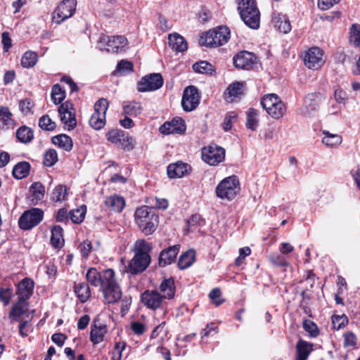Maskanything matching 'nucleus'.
Wrapping results in <instances>:
<instances>
[{
  "instance_id": "obj_64",
  "label": "nucleus",
  "mask_w": 360,
  "mask_h": 360,
  "mask_svg": "<svg viewBox=\"0 0 360 360\" xmlns=\"http://www.w3.org/2000/svg\"><path fill=\"white\" fill-rule=\"evenodd\" d=\"M79 249L82 257H87L92 250V244L90 241L85 240L79 245Z\"/></svg>"
},
{
  "instance_id": "obj_61",
  "label": "nucleus",
  "mask_w": 360,
  "mask_h": 360,
  "mask_svg": "<svg viewBox=\"0 0 360 360\" xmlns=\"http://www.w3.org/2000/svg\"><path fill=\"white\" fill-rule=\"evenodd\" d=\"M347 321V317L345 315H334L332 316L333 327L338 330L344 326Z\"/></svg>"
},
{
  "instance_id": "obj_41",
  "label": "nucleus",
  "mask_w": 360,
  "mask_h": 360,
  "mask_svg": "<svg viewBox=\"0 0 360 360\" xmlns=\"http://www.w3.org/2000/svg\"><path fill=\"white\" fill-rule=\"evenodd\" d=\"M132 71L133 63L128 60H122L117 65L115 75H124Z\"/></svg>"
},
{
  "instance_id": "obj_29",
  "label": "nucleus",
  "mask_w": 360,
  "mask_h": 360,
  "mask_svg": "<svg viewBox=\"0 0 360 360\" xmlns=\"http://www.w3.org/2000/svg\"><path fill=\"white\" fill-rule=\"evenodd\" d=\"M273 21L274 22L275 27H276L281 32L287 34L291 30L292 27L290 20L286 15L278 13L274 18Z\"/></svg>"
},
{
  "instance_id": "obj_2",
  "label": "nucleus",
  "mask_w": 360,
  "mask_h": 360,
  "mask_svg": "<svg viewBox=\"0 0 360 360\" xmlns=\"http://www.w3.org/2000/svg\"><path fill=\"white\" fill-rule=\"evenodd\" d=\"M237 10L241 20L250 28L257 30L260 24V12L255 0H237Z\"/></svg>"
},
{
  "instance_id": "obj_21",
  "label": "nucleus",
  "mask_w": 360,
  "mask_h": 360,
  "mask_svg": "<svg viewBox=\"0 0 360 360\" xmlns=\"http://www.w3.org/2000/svg\"><path fill=\"white\" fill-rule=\"evenodd\" d=\"M127 44V39L123 36L110 37L108 47L106 48V51L113 53H120L124 51Z\"/></svg>"
},
{
  "instance_id": "obj_34",
  "label": "nucleus",
  "mask_w": 360,
  "mask_h": 360,
  "mask_svg": "<svg viewBox=\"0 0 360 360\" xmlns=\"http://www.w3.org/2000/svg\"><path fill=\"white\" fill-rule=\"evenodd\" d=\"M106 333V326H100L91 327L90 332V339L94 345H97L103 340L104 335Z\"/></svg>"
},
{
  "instance_id": "obj_48",
  "label": "nucleus",
  "mask_w": 360,
  "mask_h": 360,
  "mask_svg": "<svg viewBox=\"0 0 360 360\" xmlns=\"http://www.w3.org/2000/svg\"><path fill=\"white\" fill-rule=\"evenodd\" d=\"M243 83L240 82H236L231 84L227 91L230 97L236 98L243 94Z\"/></svg>"
},
{
  "instance_id": "obj_54",
  "label": "nucleus",
  "mask_w": 360,
  "mask_h": 360,
  "mask_svg": "<svg viewBox=\"0 0 360 360\" xmlns=\"http://www.w3.org/2000/svg\"><path fill=\"white\" fill-rule=\"evenodd\" d=\"M67 195V188L63 185H58L52 193V200L55 202H60L65 200Z\"/></svg>"
},
{
  "instance_id": "obj_3",
  "label": "nucleus",
  "mask_w": 360,
  "mask_h": 360,
  "mask_svg": "<svg viewBox=\"0 0 360 360\" xmlns=\"http://www.w3.org/2000/svg\"><path fill=\"white\" fill-rule=\"evenodd\" d=\"M104 283L100 287L104 299L108 304H114L118 302L122 297V291L115 278L114 270L110 274H105Z\"/></svg>"
},
{
  "instance_id": "obj_5",
  "label": "nucleus",
  "mask_w": 360,
  "mask_h": 360,
  "mask_svg": "<svg viewBox=\"0 0 360 360\" xmlns=\"http://www.w3.org/2000/svg\"><path fill=\"white\" fill-rule=\"evenodd\" d=\"M239 181L236 176L224 179L216 188L217 196L221 199L233 200L239 191Z\"/></svg>"
},
{
  "instance_id": "obj_57",
  "label": "nucleus",
  "mask_w": 360,
  "mask_h": 360,
  "mask_svg": "<svg viewBox=\"0 0 360 360\" xmlns=\"http://www.w3.org/2000/svg\"><path fill=\"white\" fill-rule=\"evenodd\" d=\"M11 116L12 113L8 107H1L0 120L2 121L4 125L9 126L13 122Z\"/></svg>"
},
{
  "instance_id": "obj_1",
  "label": "nucleus",
  "mask_w": 360,
  "mask_h": 360,
  "mask_svg": "<svg viewBox=\"0 0 360 360\" xmlns=\"http://www.w3.org/2000/svg\"><path fill=\"white\" fill-rule=\"evenodd\" d=\"M136 223L146 236L153 233L159 224V217L155 211L147 206H142L135 212Z\"/></svg>"
},
{
  "instance_id": "obj_15",
  "label": "nucleus",
  "mask_w": 360,
  "mask_h": 360,
  "mask_svg": "<svg viewBox=\"0 0 360 360\" xmlns=\"http://www.w3.org/2000/svg\"><path fill=\"white\" fill-rule=\"evenodd\" d=\"M180 250V245H174L162 250L159 255V266L165 267L173 263Z\"/></svg>"
},
{
  "instance_id": "obj_18",
  "label": "nucleus",
  "mask_w": 360,
  "mask_h": 360,
  "mask_svg": "<svg viewBox=\"0 0 360 360\" xmlns=\"http://www.w3.org/2000/svg\"><path fill=\"white\" fill-rule=\"evenodd\" d=\"M159 131L162 134H182L186 131L183 120L174 119L171 122H165L160 126Z\"/></svg>"
},
{
  "instance_id": "obj_37",
  "label": "nucleus",
  "mask_w": 360,
  "mask_h": 360,
  "mask_svg": "<svg viewBox=\"0 0 360 360\" xmlns=\"http://www.w3.org/2000/svg\"><path fill=\"white\" fill-rule=\"evenodd\" d=\"M38 60L37 54L34 51L25 52L21 58V65L25 68H30L34 67Z\"/></svg>"
},
{
  "instance_id": "obj_45",
  "label": "nucleus",
  "mask_w": 360,
  "mask_h": 360,
  "mask_svg": "<svg viewBox=\"0 0 360 360\" xmlns=\"http://www.w3.org/2000/svg\"><path fill=\"white\" fill-rule=\"evenodd\" d=\"M152 250L150 243L143 239L137 240L134 244V252L138 254H149Z\"/></svg>"
},
{
  "instance_id": "obj_4",
  "label": "nucleus",
  "mask_w": 360,
  "mask_h": 360,
  "mask_svg": "<svg viewBox=\"0 0 360 360\" xmlns=\"http://www.w3.org/2000/svg\"><path fill=\"white\" fill-rule=\"evenodd\" d=\"M230 38V31L227 27H219L217 30H209L200 37L201 46L217 47L226 44Z\"/></svg>"
},
{
  "instance_id": "obj_52",
  "label": "nucleus",
  "mask_w": 360,
  "mask_h": 360,
  "mask_svg": "<svg viewBox=\"0 0 360 360\" xmlns=\"http://www.w3.org/2000/svg\"><path fill=\"white\" fill-rule=\"evenodd\" d=\"M303 328L304 330L309 333L312 338H316L319 335V330L317 325L311 320L305 319L303 321Z\"/></svg>"
},
{
  "instance_id": "obj_10",
  "label": "nucleus",
  "mask_w": 360,
  "mask_h": 360,
  "mask_svg": "<svg viewBox=\"0 0 360 360\" xmlns=\"http://www.w3.org/2000/svg\"><path fill=\"white\" fill-rule=\"evenodd\" d=\"M164 80L160 73H153L143 77L137 85V89L140 92L155 91L163 85Z\"/></svg>"
},
{
  "instance_id": "obj_39",
  "label": "nucleus",
  "mask_w": 360,
  "mask_h": 360,
  "mask_svg": "<svg viewBox=\"0 0 360 360\" xmlns=\"http://www.w3.org/2000/svg\"><path fill=\"white\" fill-rule=\"evenodd\" d=\"M323 133L325 135L322 139L323 143L329 146H335L342 143L341 136L336 134H330L328 131H324Z\"/></svg>"
},
{
  "instance_id": "obj_32",
  "label": "nucleus",
  "mask_w": 360,
  "mask_h": 360,
  "mask_svg": "<svg viewBox=\"0 0 360 360\" xmlns=\"http://www.w3.org/2000/svg\"><path fill=\"white\" fill-rule=\"evenodd\" d=\"M195 252L189 250L181 254L178 260V267L180 269H186L191 266L195 261Z\"/></svg>"
},
{
  "instance_id": "obj_50",
  "label": "nucleus",
  "mask_w": 360,
  "mask_h": 360,
  "mask_svg": "<svg viewBox=\"0 0 360 360\" xmlns=\"http://www.w3.org/2000/svg\"><path fill=\"white\" fill-rule=\"evenodd\" d=\"M61 122L68 127V130L73 129L77 125L75 112H69V114L60 115Z\"/></svg>"
},
{
  "instance_id": "obj_23",
  "label": "nucleus",
  "mask_w": 360,
  "mask_h": 360,
  "mask_svg": "<svg viewBox=\"0 0 360 360\" xmlns=\"http://www.w3.org/2000/svg\"><path fill=\"white\" fill-rule=\"evenodd\" d=\"M161 296L163 299H172L175 295V284L172 278H165L160 285Z\"/></svg>"
},
{
  "instance_id": "obj_40",
  "label": "nucleus",
  "mask_w": 360,
  "mask_h": 360,
  "mask_svg": "<svg viewBox=\"0 0 360 360\" xmlns=\"http://www.w3.org/2000/svg\"><path fill=\"white\" fill-rule=\"evenodd\" d=\"M65 98V91L58 84H54L51 89V100L56 105L60 103Z\"/></svg>"
},
{
  "instance_id": "obj_58",
  "label": "nucleus",
  "mask_w": 360,
  "mask_h": 360,
  "mask_svg": "<svg viewBox=\"0 0 360 360\" xmlns=\"http://www.w3.org/2000/svg\"><path fill=\"white\" fill-rule=\"evenodd\" d=\"M122 149L127 151L132 150L134 148V139L132 136H129L127 133H124V136L122 138Z\"/></svg>"
},
{
  "instance_id": "obj_14",
  "label": "nucleus",
  "mask_w": 360,
  "mask_h": 360,
  "mask_svg": "<svg viewBox=\"0 0 360 360\" xmlns=\"http://www.w3.org/2000/svg\"><path fill=\"white\" fill-rule=\"evenodd\" d=\"M141 301L148 309L155 311L161 307L163 300L157 290H147L141 295Z\"/></svg>"
},
{
  "instance_id": "obj_13",
  "label": "nucleus",
  "mask_w": 360,
  "mask_h": 360,
  "mask_svg": "<svg viewBox=\"0 0 360 360\" xmlns=\"http://www.w3.org/2000/svg\"><path fill=\"white\" fill-rule=\"evenodd\" d=\"M257 58L255 54L247 51L238 53L233 58V65L236 68L250 70L257 63Z\"/></svg>"
},
{
  "instance_id": "obj_12",
  "label": "nucleus",
  "mask_w": 360,
  "mask_h": 360,
  "mask_svg": "<svg viewBox=\"0 0 360 360\" xmlns=\"http://www.w3.org/2000/svg\"><path fill=\"white\" fill-rule=\"evenodd\" d=\"M303 60L308 68L317 70L324 63L323 51L319 47H312L305 53Z\"/></svg>"
},
{
  "instance_id": "obj_59",
  "label": "nucleus",
  "mask_w": 360,
  "mask_h": 360,
  "mask_svg": "<svg viewBox=\"0 0 360 360\" xmlns=\"http://www.w3.org/2000/svg\"><path fill=\"white\" fill-rule=\"evenodd\" d=\"M13 297V290L10 288H0V300L4 303V306H7Z\"/></svg>"
},
{
  "instance_id": "obj_22",
  "label": "nucleus",
  "mask_w": 360,
  "mask_h": 360,
  "mask_svg": "<svg viewBox=\"0 0 360 360\" xmlns=\"http://www.w3.org/2000/svg\"><path fill=\"white\" fill-rule=\"evenodd\" d=\"M168 41L169 46L176 52H183L188 49L186 39L177 33L169 34Z\"/></svg>"
},
{
  "instance_id": "obj_25",
  "label": "nucleus",
  "mask_w": 360,
  "mask_h": 360,
  "mask_svg": "<svg viewBox=\"0 0 360 360\" xmlns=\"http://www.w3.org/2000/svg\"><path fill=\"white\" fill-rule=\"evenodd\" d=\"M105 203L106 206L117 212H121L125 207V200L124 198L117 195H110L107 198Z\"/></svg>"
},
{
  "instance_id": "obj_53",
  "label": "nucleus",
  "mask_w": 360,
  "mask_h": 360,
  "mask_svg": "<svg viewBox=\"0 0 360 360\" xmlns=\"http://www.w3.org/2000/svg\"><path fill=\"white\" fill-rule=\"evenodd\" d=\"M350 41L357 47L360 45V25L354 24L350 28Z\"/></svg>"
},
{
  "instance_id": "obj_31",
  "label": "nucleus",
  "mask_w": 360,
  "mask_h": 360,
  "mask_svg": "<svg viewBox=\"0 0 360 360\" xmlns=\"http://www.w3.org/2000/svg\"><path fill=\"white\" fill-rule=\"evenodd\" d=\"M28 303L27 301L18 300L17 302L15 303L9 313V317L15 321H18V319L25 313Z\"/></svg>"
},
{
  "instance_id": "obj_43",
  "label": "nucleus",
  "mask_w": 360,
  "mask_h": 360,
  "mask_svg": "<svg viewBox=\"0 0 360 360\" xmlns=\"http://www.w3.org/2000/svg\"><path fill=\"white\" fill-rule=\"evenodd\" d=\"M105 124V115L93 113L89 119V124L95 129H102Z\"/></svg>"
},
{
  "instance_id": "obj_9",
  "label": "nucleus",
  "mask_w": 360,
  "mask_h": 360,
  "mask_svg": "<svg viewBox=\"0 0 360 360\" xmlns=\"http://www.w3.org/2000/svg\"><path fill=\"white\" fill-rule=\"evenodd\" d=\"M200 95L198 89L194 86L185 88L181 99V105L186 112L195 110L200 103Z\"/></svg>"
},
{
  "instance_id": "obj_38",
  "label": "nucleus",
  "mask_w": 360,
  "mask_h": 360,
  "mask_svg": "<svg viewBox=\"0 0 360 360\" xmlns=\"http://www.w3.org/2000/svg\"><path fill=\"white\" fill-rule=\"evenodd\" d=\"M142 107L139 102H129L123 105L124 113L127 115L137 116L142 112Z\"/></svg>"
},
{
  "instance_id": "obj_55",
  "label": "nucleus",
  "mask_w": 360,
  "mask_h": 360,
  "mask_svg": "<svg viewBox=\"0 0 360 360\" xmlns=\"http://www.w3.org/2000/svg\"><path fill=\"white\" fill-rule=\"evenodd\" d=\"M109 103L105 98H100L94 104V114L106 115Z\"/></svg>"
},
{
  "instance_id": "obj_19",
  "label": "nucleus",
  "mask_w": 360,
  "mask_h": 360,
  "mask_svg": "<svg viewBox=\"0 0 360 360\" xmlns=\"http://www.w3.org/2000/svg\"><path fill=\"white\" fill-rule=\"evenodd\" d=\"M112 270V269H108L99 272L95 268H90L86 272V278L91 285L95 287H101L104 283V276H106L105 274H110Z\"/></svg>"
},
{
  "instance_id": "obj_20",
  "label": "nucleus",
  "mask_w": 360,
  "mask_h": 360,
  "mask_svg": "<svg viewBox=\"0 0 360 360\" xmlns=\"http://www.w3.org/2000/svg\"><path fill=\"white\" fill-rule=\"evenodd\" d=\"M34 282L32 279L25 278L20 281L17 287L18 299L27 302L33 293Z\"/></svg>"
},
{
  "instance_id": "obj_44",
  "label": "nucleus",
  "mask_w": 360,
  "mask_h": 360,
  "mask_svg": "<svg viewBox=\"0 0 360 360\" xmlns=\"http://www.w3.org/2000/svg\"><path fill=\"white\" fill-rule=\"evenodd\" d=\"M285 106L283 102H278L273 108H269L267 113L274 119H279L283 116L285 112Z\"/></svg>"
},
{
  "instance_id": "obj_60",
  "label": "nucleus",
  "mask_w": 360,
  "mask_h": 360,
  "mask_svg": "<svg viewBox=\"0 0 360 360\" xmlns=\"http://www.w3.org/2000/svg\"><path fill=\"white\" fill-rule=\"evenodd\" d=\"M221 290L218 288L212 289L209 293V297L216 306H219L224 302V300L221 298Z\"/></svg>"
},
{
  "instance_id": "obj_26",
  "label": "nucleus",
  "mask_w": 360,
  "mask_h": 360,
  "mask_svg": "<svg viewBox=\"0 0 360 360\" xmlns=\"http://www.w3.org/2000/svg\"><path fill=\"white\" fill-rule=\"evenodd\" d=\"M51 243L55 248H60L64 244L63 229L59 225L53 226L51 228Z\"/></svg>"
},
{
  "instance_id": "obj_36",
  "label": "nucleus",
  "mask_w": 360,
  "mask_h": 360,
  "mask_svg": "<svg viewBox=\"0 0 360 360\" xmlns=\"http://www.w3.org/2000/svg\"><path fill=\"white\" fill-rule=\"evenodd\" d=\"M30 192L32 193L33 198L32 201L34 202L35 200L34 204H37L38 201H40L44 198L45 187L40 182H34L30 186Z\"/></svg>"
},
{
  "instance_id": "obj_49",
  "label": "nucleus",
  "mask_w": 360,
  "mask_h": 360,
  "mask_svg": "<svg viewBox=\"0 0 360 360\" xmlns=\"http://www.w3.org/2000/svg\"><path fill=\"white\" fill-rule=\"evenodd\" d=\"M124 131L120 129H112L108 131L106 137L108 141L114 144H118L120 138L124 136Z\"/></svg>"
},
{
  "instance_id": "obj_24",
  "label": "nucleus",
  "mask_w": 360,
  "mask_h": 360,
  "mask_svg": "<svg viewBox=\"0 0 360 360\" xmlns=\"http://www.w3.org/2000/svg\"><path fill=\"white\" fill-rule=\"evenodd\" d=\"M313 345L300 340L296 345L297 360H307L312 351Z\"/></svg>"
},
{
  "instance_id": "obj_35",
  "label": "nucleus",
  "mask_w": 360,
  "mask_h": 360,
  "mask_svg": "<svg viewBox=\"0 0 360 360\" xmlns=\"http://www.w3.org/2000/svg\"><path fill=\"white\" fill-rule=\"evenodd\" d=\"M193 70L197 73L212 75L215 72L214 66L206 60H200L193 65Z\"/></svg>"
},
{
  "instance_id": "obj_63",
  "label": "nucleus",
  "mask_w": 360,
  "mask_h": 360,
  "mask_svg": "<svg viewBox=\"0 0 360 360\" xmlns=\"http://www.w3.org/2000/svg\"><path fill=\"white\" fill-rule=\"evenodd\" d=\"M356 344V337L352 333L349 332L344 335V345L345 347H354Z\"/></svg>"
},
{
  "instance_id": "obj_33",
  "label": "nucleus",
  "mask_w": 360,
  "mask_h": 360,
  "mask_svg": "<svg viewBox=\"0 0 360 360\" xmlns=\"http://www.w3.org/2000/svg\"><path fill=\"white\" fill-rule=\"evenodd\" d=\"M53 144L66 151H70L72 148L73 143L72 139L66 134H59L52 138Z\"/></svg>"
},
{
  "instance_id": "obj_27",
  "label": "nucleus",
  "mask_w": 360,
  "mask_h": 360,
  "mask_svg": "<svg viewBox=\"0 0 360 360\" xmlns=\"http://www.w3.org/2000/svg\"><path fill=\"white\" fill-rule=\"evenodd\" d=\"M74 291L82 303L86 302L91 296L90 288L84 282L75 283Z\"/></svg>"
},
{
  "instance_id": "obj_56",
  "label": "nucleus",
  "mask_w": 360,
  "mask_h": 360,
  "mask_svg": "<svg viewBox=\"0 0 360 360\" xmlns=\"http://www.w3.org/2000/svg\"><path fill=\"white\" fill-rule=\"evenodd\" d=\"M271 263L276 266H287L288 262L282 254H271L269 257Z\"/></svg>"
},
{
  "instance_id": "obj_11",
  "label": "nucleus",
  "mask_w": 360,
  "mask_h": 360,
  "mask_svg": "<svg viewBox=\"0 0 360 360\" xmlns=\"http://www.w3.org/2000/svg\"><path fill=\"white\" fill-rule=\"evenodd\" d=\"M151 259L149 254L135 253L127 266V272L136 275L143 272L149 266Z\"/></svg>"
},
{
  "instance_id": "obj_42",
  "label": "nucleus",
  "mask_w": 360,
  "mask_h": 360,
  "mask_svg": "<svg viewBox=\"0 0 360 360\" xmlns=\"http://www.w3.org/2000/svg\"><path fill=\"white\" fill-rule=\"evenodd\" d=\"M258 111L254 108H250L247 112L246 127L248 129L255 130L257 127L258 120L257 117Z\"/></svg>"
},
{
  "instance_id": "obj_46",
  "label": "nucleus",
  "mask_w": 360,
  "mask_h": 360,
  "mask_svg": "<svg viewBox=\"0 0 360 360\" xmlns=\"http://www.w3.org/2000/svg\"><path fill=\"white\" fill-rule=\"evenodd\" d=\"M86 207L82 206L79 209L73 210L70 212V217L75 224L82 223L85 217Z\"/></svg>"
},
{
  "instance_id": "obj_47",
  "label": "nucleus",
  "mask_w": 360,
  "mask_h": 360,
  "mask_svg": "<svg viewBox=\"0 0 360 360\" xmlns=\"http://www.w3.org/2000/svg\"><path fill=\"white\" fill-rule=\"evenodd\" d=\"M58 161V154L56 150L49 149L44 155L43 163L46 167H52Z\"/></svg>"
},
{
  "instance_id": "obj_62",
  "label": "nucleus",
  "mask_w": 360,
  "mask_h": 360,
  "mask_svg": "<svg viewBox=\"0 0 360 360\" xmlns=\"http://www.w3.org/2000/svg\"><path fill=\"white\" fill-rule=\"evenodd\" d=\"M276 94H271L265 95L262 98L261 105L263 107V108L266 110V112L270 108V106L272 105V102L275 101V100H274V98L276 96Z\"/></svg>"
},
{
  "instance_id": "obj_30",
  "label": "nucleus",
  "mask_w": 360,
  "mask_h": 360,
  "mask_svg": "<svg viewBox=\"0 0 360 360\" xmlns=\"http://www.w3.org/2000/svg\"><path fill=\"white\" fill-rule=\"evenodd\" d=\"M30 164L28 162L22 161L16 164L12 171L13 176L16 179H22L27 177L30 174Z\"/></svg>"
},
{
  "instance_id": "obj_28",
  "label": "nucleus",
  "mask_w": 360,
  "mask_h": 360,
  "mask_svg": "<svg viewBox=\"0 0 360 360\" xmlns=\"http://www.w3.org/2000/svg\"><path fill=\"white\" fill-rule=\"evenodd\" d=\"M15 134L18 141L22 143L27 144L34 139L33 130L25 125L19 127L17 129Z\"/></svg>"
},
{
  "instance_id": "obj_7",
  "label": "nucleus",
  "mask_w": 360,
  "mask_h": 360,
  "mask_svg": "<svg viewBox=\"0 0 360 360\" xmlns=\"http://www.w3.org/2000/svg\"><path fill=\"white\" fill-rule=\"evenodd\" d=\"M76 0L62 1L53 11V20L56 23L60 24L74 15L76 11Z\"/></svg>"
},
{
  "instance_id": "obj_17",
  "label": "nucleus",
  "mask_w": 360,
  "mask_h": 360,
  "mask_svg": "<svg viewBox=\"0 0 360 360\" xmlns=\"http://www.w3.org/2000/svg\"><path fill=\"white\" fill-rule=\"evenodd\" d=\"M191 166L181 161H178L175 163L169 164L167 166V172L169 178H181L185 176L189 170H191Z\"/></svg>"
},
{
  "instance_id": "obj_6",
  "label": "nucleus",
  "mask_w": 360,
  "mask_h": 360,
  "mask_svg": "<svg viewBox=\"0 0 360 360\" xmlns=\"http://www.w3.org/2000/svg\"><path fill=\"white\" fill-rule=\"evenodd\" d=\"M44 218V212L39 208H31L25 211L18 219L19 227L27 231L37 226Z\"/></svg>"
},
{
  "instance_id": "obj_51",
  "label": "nucleus",
  "mask_w": 360,
  "mask_h": 360,
  "mask_svg": "<svg viewBox=\"0 0 360 360\" xmlns=\"http://www.w3.org/2000/svg\"><path fill=\"white\" fill-rule=\"evenodd\" d=\"M39 126L45 131H53L56 127V124L51 120L49 115H43L39 118Z\"/></svg>"
},
{
  "instance_id": "obj_16",
  "label": "nucleus",
  "mask_w": 360,
  "mask_h": 360,
  "mask_svg": "<svg viewBox=\"0 0 360 360\" xmlns=\"http://www.w3.org/2000/svg\"><path fill=\"white\" fill-rule=\"evenodd\" d=\"M322 96L320 93L309 94L304 98L302 112L306 116H310L316 111Z\"/></svg>"
},
{
  "instance_id": "obj_8",
  "label": "nucleus",
  "mask_w": 360,
  "mask_h": 360,
  "mask_svg": "<svg viewBox=\"0 0 360 360\" xmlns=\"http://www.w3.org/2000/svg\"><path fill=\"white\" fill-rule=\"evenodd\" d=\"M225 158V149L215 144L204 147L202 150V160L210 165L216 166Z\"/></svg>"
}]
</instances>
